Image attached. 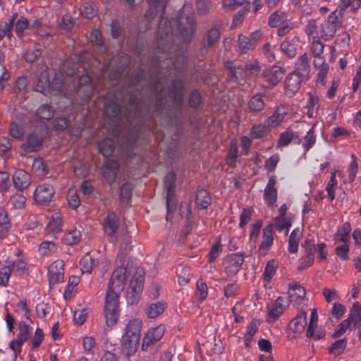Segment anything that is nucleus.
<instances>
[{"label":"nucleus","mask_w":361,"mask_h":361,"mask_svg":"<svg viewBox=\"0 0 361 361\" xmlns=\"http://www.w3.org/2000/svg\"><path fill=\"white\" fill-rule=\"evenodd\" d=\"M248 107L250 111H260L264 107V103L262 97L260 94H256L251 98L248 103Z\"/></svg>","instance_id":"c03bdc74"},{"label":"nucleus","mask_w":361,"mask_h":361,"mask_svg":"<svg viewBox=\"0 0 361 361\" xmlns=\"http://www.w3.org/2000/svg\"><path fill=\"white\" fill-rule=\"evenodd\" d=\"M175 182L176 175L173 172H169L166 174L164 181V188L166 190V207L167 216L166 220L169 219L170 214L173 213L176 208V201L175 195Z\"/></svg>","instance_id":"0eeeda50"},{"label":"nucleus","mask_w":361,"mask_h":361,"mask_svg":"<svg viewBox=\"0 0 361 361\" xmlns=\"http://www.w3.org/2000/svg\"><path fill=\"white\" fill-rule=\"evenodd\" d=\"M346 319H350V323H353L354 326H357L361 322V307L358 302L353 304L350 311L349 317Z\"/></svg>","instance_id":"c9c22d12"},{"label":"nucleus","mask_w":361,"mask_h":361,"mask_svg":"<svg viewBox=\"0 0 361 361\" xmlns=\"http://www.w3.org/2000/svg\"><path fill=\"white\" fill-rule=\"evenodd\" d=\"M80 283V278L78 276L72 275L69 277L68 286L64 291L63 297L68 300L72 297L73 289Z\"/></svg>","instance_id":"37998d69"},{"label":"nucleus","mask_w":361,"mask_h":361,"mask_svg":"<svg viewBox=\"0 0 361 361\" xmlns=\"http://www.w3.org/2000/svg\"><path fill=\"white\" fill-rule=\"evenodd\" d=\"M142 325L141 319L137 318L132 319L126 324L121 344V350L126 356H132L136 353L141 337Z\"/></svg>","instance_id":"7ed1b4c3"},{"label":"nucleus","mask_w":361,"mask_h":361,"mask_svg":"<svg viewBox=\"0 0 361 361\" xmlns=\"http://www.w3.org/2000/svg\"><path fill=\"white\" fill-rule=\"evenodd\" d=\"M260 71V66L257 62L247 63L245 66V75L247 77H255Z\"/></svg>","instance_id":"6e6d98bb"},{"label":"nucleus","mask_w":361,"mask_h":361,"mask_svg":"<svg viewBox=\"0 0 361 361\" xmlns=\"http://www.w3.org/2000/svg\"><path fill=\"white\" fill-rule=\"evenodd\" d=\"M297 38H287L281 44V51L289 58H293L296 54Z\"/></svg>","instance_id":"bb28decb"},{"label":"nucleus","mask_w":361,"mask_h":361,"mask_svg":"<svg viewBox=\"0 0 361 361\" xmlns=\"http://www.w3.org/2000/svg\"><path fill=\"white\" fill-rule=\"evenodd\" d=\"M145 280V272L128 274L126 300L128 304H137L143 290Z\"/></svg>","instance_id":"39448f33"},{"label":"nucleus","mask_w":361,"mask_h":361,"mask_svg":"<svg viewBox=\"0 0 361 361\" xmlns=\"http://www.w3.org/2000/svg\"><path fill=\"white\" fill-rule=\"evenodd\" d=\"M285 75V71L281 67L274 66L264 70L262 77L270 85L274 86L280 82Z\"/></svg>","instance_id":"dca6fc26"},{"label":"nucleus","mask_w":361,"mask_h":361,"mask_svg":"<svg viewBox=\"0 0 361 361\" xmlns=\"http://www.w3.org/2000/svg\"><path fill=\"white\" fill-rule=\"evenodd\" d=\"M274 226L279 231H282L283 229L288 231L291 226V222L286 217H276L274 219Z\"/></svg>","instance_id":"603ef678"},{"label":"nucleus","mask_w":361,"mask_h":361,"mask_svg":"<svg viewBox=\"0 0 361 361\" xmlns=\"http://www.w3.org/2000/svg\"><path fill=\"white\" fill-rule=\"evenodd\" d=\"M61 218L59 214L52 216L47 226V232L50 234H56L61 231Z\"/></svg>","instance_id":"c756f323"},{"label":"nucleus","mask_w":361,"mask_h":361,"mask_svg":"<svg viewBox=\"0 0 361 361\" xmlns=\"http://www.w3.org/2000/svg\"><path fill=\"white\" fill-rule=\"evenodd\" d=\"M103 226L106 235L114 237L118 228V218L117 215L113 212H109L104 220Z\"/></svg>","instance_id":"6ab92c4d"},{"label":"nucleus","mask_w":361,"mask_h":361,"mask_svg":"<svg viewBox=\"0 0 361 361\" xmlns=\"http://www.w3.org/2000/svg\"><path fill=\"white\" fill-rule=\"evenodd\" d=\"M173 41L171 27L166 25H160L158 28V49L163 51H170L173 47Z\"/></svg>","instance_id":"1a4fd4ad"},{"label":"nucleus","mask_w":361,"mask_h":361,"mask_svg":"<svg viewBox=\"0 0 361 361\" xmlns=\"http://www.w3.org/2000/svg\"><path fill=\"white\" fill-rule=\"evenodd\" d=\"M243 263V255L234 254L230 256H228L224 259V264H229L232 265L237 270L239 269L240 266Z\"/></svg>","instance_id":"3c124183"},{"label":"nucleus","mask_w":361,"mask_h":361,"mask_svg":"<svg viewBox=\"0 0 361 361\" xmlns=\"http://www.w3.org/2000/svg\"><path fill=\"white\" fill-rule=\"evenodd\" d=\"M211 3L209 0H196V8L200 14H206L209 12Z\"/></svg>","instance_id":"e2e57ef3"},{"label":"nucleus","mask_w":361,"mask_h":361,"mask_svg":"<svg viewBox=\"0 0 361 361\" xmlns=\"http://www.w3.org/2000/svg\"><path fill=\"white\" fill-rule=\"evenodd\" d=\"M221 35L220 25L215 23L207 30L204 37V46L212 47L219 40Z\"/></svg>","instance_id":"4be33fe9"},{"label":"nucleus","mask_w":361,"mask_h":361,"mask_svg":"<svg viewBox=\"0 0 361 361\" xmlns=\"http://www.w3.org/2000/svg\"><path fill=\"white\" fill-rule=\"evenodd\" d=\"M8 271H20L28 269L27 264L22 258H19L15 261L6 260L0 263V269H6Z\"/></svg>","instance_id":"393cba45"},{"label":"nucleus","mask_w":361,"mask_h":361,"mask_svg":"<svg viewBox=\"0 0 361 361\" xmlns=\"http://www.w3.org/2000/svg\"><path fill=\"white\" fill-rule=\"evenodd\" d=\"M285 112L281 111L278 107L275 112L267 121V126L269 128L278 126L283 121Z\"/></svg>","instance_id":"e433bc0d"},{"label":"nucleus","mask_w":361,"mask_h":361,"mask_svg":"<svg viewBox=\"0 0 361 361\" xmlns=\"http://www.w3.org/2000/svg\"><path fill=\"white\" fill-rule=\"evenodd\" d=\"M301 232L299 228L295 229L289 237L288 250L290 252L295 253L298 250V242L300 239Z\"/></svg>","instance_id":"4c0bfd02"},{"label":"nucleus","mask_w":361,"mask_h":361,"mask_svg":"<svg viewBox=\"0 0 361 361\" xmlns=\"http://www.w3.org/2000/svg\"><path fill=\"white\" fill-rule=\"evenodd\" d=\"M128 93L126 97L123 98L122 102L119 101V95L118 94H108L103 98L104 114L106 116V120L114 127H118L120 120L123 117L127 116L126 109L121 107V104L126 99L128 101L129 111H135V114L140 113L141 111L140 100L137 95L132 93L130 94L128 90Z\"/></svg>","instance_id":"f03ea898"},{"label":"nucleus","mask_w":361,"mask_h":361,"mask_svg":"<svg viewBox=\"0 0 361 361\" xmlns=\"http://www.w3.org/2000/svg\"><path fill=\"white\" fill-rule=\"evenodd\" d=\"M48 278L50 286H54L63 281V272H48Z\"/></svg>","instance_id":"338daca9"},{"label":"nucleus","mask_w":361,"mask_h":361,"mask_svg":"<svg viewBox=\"0 0 361 361\" xmlns=\"http://www.w3.org/2000/svg\"><path fill=\"white\" fill-rule=\"evenodd\" d=\"M343 9L339 11L337 10L333 11L328 17V20H325L321 25V32L322 36L326 38L334 36L337 28L341 26V21L339 16L341 17Z\"/></svg>","instance_id":"6e6552de"},{"label":"nucleus","mask_w":361,"mask_h":361,"mask_svg":"<svg viewBox=\"0 0 361 361\" xmlns=\"http://www.w3.org/2000/svg\"><path fill=\"white\" fill-rule=\"evenodd\" d=\"M133 272H113L109 281L105 297L104 315L107 326H114L119 317V294L128 283V274Z\"/></svg>","instance_id":"f257e3e1"},{"label":"nucleus","mask_w":361,"mask_h":361,"mask_svg":"<svg viewBox=\"0 0 361 361\" xmlns=\"http://www.w3.org/2000/svg\"><path fill=\"white\" fill-rule=\"evenodd\" d=\"M224 7L230 10H235L239 6H244L246 11H249L250 2L247 0H224Z\"/></svg>","instance_id":"79ce46f5"},{"label":"nucleus","mask_w":361,"mask_h":361,"mask_svg":"<svg viewBox=\"0 0 361 361\" xmlns=\"http://www.w3.org/2000/svg\"><path fill=\"white\" fill-rule=\"evenodd\" d=\"M225 66L226 68L230 70L232 77L235 79L242 77L243 75L245 74V69L232 66L231 62H226Z\"/></svg>","instance_id":"680f3d73"},{"label":"nucleus","mask_w":361,"mask_h":361,"mask_svg":"<svg viewBox=\"0 0 361 361\" xmlns=\"http://www.w3.org/2000/svg\"><path fill=\"white\" fill-rule=\"evenodd\" d=\"M50 82L48 78L47 71L42 72L38 77L37 80L35 85V90L37 92L45 94L47 89L49 87Z\"/></svg>","instance_id":"7c9ffc66"},{"label":"nucleus","mask_w":361,"mask_h":361,"mask_svg":"<svg viewBox=\"0 0 361 361\" xmlns=\"http://www.w3.org/2000/svg\"><path fill=\"white\" fill-rule=\"evenodd\" d=\"M54 116L51 107L47 104L42 105L38 108L36 112V117L41 122L49 121Z\"/></svg>","instance_id":"2f4dec72"},{"label":"nucleus","mask_w":361,"mask_h":361,"mask_svg":"<svg viewBox=\"0 0 361 361\" xmlns=\"http://www.w3.org/2000/svg\"><path fill=\"white\" fill-rule=\"evenodd\" d=\"M350 319H344L332 334L334 338H338L343 335L345 331L350 327Z\"/></svg>","instance_id":"0e129e2a"},{"label":"nucleus","mask_w":361,"mask_h":361,"mask_svg":"<svg viewBox=\"0 0 361 361\" xmlns=\"http://www.w3.org/2000/svg\"><path fill=\"white\" fill-rule=\"evenodd\" d=\"M276 180L271 177L264 190V200L269 207H273L277 199V190L275 188Z\"/></svg>","instance_id":"aec40b11"},{"label":"nucleus","mask_w":361,"mask_h":361,"mask_svg":"<svg viewBox=\"0 0 361 361\" xmlns=\"http://www.w3.org/2000/svg\"><path fill=\"white\" fill-rule=\"evenodd\" d=\"M13 182L15 188L18 190H23L27 188L31 183L30 174L23 170L15 171L13 176Z\"/></svg>","instance_id":"a211bd4d"},{"label":"nucleus","mask_w":361,"mask_h":361,"mask_svg":"<svg viewBox=\"0 0 361 361\" xmlns=\"http://www.w3.org/2000/svg\"><path fill=\"white\" fill-rule=\"evenodd\" d=\"M347 345V340L345 338L340 339L335 341L329 349V353L334 356L341 355Z\"/></svg>","instance_id":"ea45409f"},{"label":"nucleus","mask_w":361,"mask_h":361,"mask_svg":"<svg viewBox=\"0 0 361 361\" xmlns=\"http://www.w3.org/2000/svg\"><path fill=\"white\" fill-rule=\"evenodd\" d=\"M116 264L117 270L132 271L133 269L137 270L140 267L135 260L129 259L127 262H125V255L120 252L117 257Z\"/></svg>","instance_id":"b1692460"},{"label":"nucleus","mask_w":361,"mask_h":361,"mask_svg":"<svg viewBox=\"0 0 361 361\" xmlns=\"http://www.w3.org/2000/svg\"><path fill=\"white\" fill-rule=\"evenodd\" d=\"M305 247L307 252V255L302 259L299 269H305L311 266L314 258L315 247L311 240H306L305 243Z\"/></svg>","instance_id":"5701e85b"},{"label":"nucleus","mask_w":361,"mask_h":361,"mask_svg":"<svg viewBox=\"0 0 361 361\" xmlns=\"http://www.w3.org/2000/svg\"><path fill=\"white\" fill-rule=\"evenodd\" d=\"M285 309V300L279 296L276 300L267 305V321L269 322H274L283 312Z\"/></svg>","instance_id":"4468645a"},{"label":"nucleus","mask_w":361,"mask_h":361,"mask_svg":"<svg viewBox=\"0 0 361 361\" xmlns=\"http://www.w3.org/2000/svg\"><path fill=\"white\" fill-rule=\"evenodd\" d=\"M78 91L84 94L85 98H90L94 92V86L89 75H84L78 78Z\"/></svg>","instance_id":"412c9836"},{"label":"nucleus","mask_w":361,"mask_h":361,"mask_svg":"<svg viewBox=\"0 0 361 361\" xmlns=\"http://www.w3.org/2000/svg\"><path fill=\"white\" fill-rule=\"evenodd\" d=\"M80 266L82 271H92L98 268V262H95L89 254H86L80 260Z\"/></svg>","instance_id":"a19ab883"},{"label":"nucleus","mask_w":361,"mask_h":361,"mask_svg":"<svg viewBox=\"0 0 361 361\" xmlns=\"http://www.w3.org/2000/svg\"><path fill=\"white\" fill-rule=\"evenodd\" d=\"M196 286L197 291L200 294V300L202 302L207 298L208 295L207 286L202 279L197 281Z\"/></svg>","instance_id":"864d4df0"},{"label":"nucleus","mask_w":361,"mask_h":361,"mask_svg":"<svg viewBox=\"0 0 361 361\" xmlns=\"http://www.w3.org/2000/svg\"><path fill=\"white\" fill-rule=\"evenodd\" d=\"M80 233L78 231L68 232L62 238L63 242L66 245H74L80 242Z\"/></svg>","instance_id":"09e8293b"},{"label":"nucleus","mask_w":361,"mask_h":361,"mask_svg":"<svg viewBox=\"0 0 361 361\" xmlns=\"http://www.w3.org/2000/svg\"><path fill=\"white\" fill-rule=\"evenodd\" d=\"M165 330L164 325H159L150 329L143 338L142 349L144 350L154 343L159 341L162 338Z\"/></svg>","instance_id":"2eb2a0df"},{"label":"nucleus","mask_w":361,"mask_h":361,"mask_svg":"<svg viewBox=\"0 0 361 361\" xmlns=\"http://www.w3.org/2000/svg\"><path fill=\"white\" fill-rule=\"evenodd\" d=\"M166 307V304L164 302L151 303L147 306L146 313L148 317L155 319L164 312Z\"/></svg>","instance_id":"a878e982"},{"label":"nucleus","mask_w":361,"mask_h":361,"mask_svg":"<svg viewBox=\"0 0 361 361\" xmlns=\"http://www.w3.org/2000/svg\"><path fill=\"white\" fill-rule=\"evenodd\" d=\"M187 57L185 54L183 49H182L176 56L173 61V66L176 69L182 71L186 64Z\"/></svg>","instance_id":"8fccbe9b"},{"label":"nucleus","mask_w":361,"mask_h":361,"mask_svg":"<svg viewBox=\"0 0 361 361\" xmlns=\"http://www.w3.org/2000/svg\"><path fill=\"white\" fill-rule=\"evenodd\" d=\"M306 292L303 287L296 282L289 284L288 297L294 305H300L307 300Z\"/></svg>","instance_id":"9b49d317"},{"label":"nucleus","mask_w":361,"mask_h":361,"mask_svg":"<svg viewBox=\"0 0 361 361\" xmlns=\"http://www.w3.org/2000/svg\"><path fill=\"white\" fill-rule=\"evenodd\" d=\"M54 193L55 190L52 185L42 184L35 190V199L38 203L47 204L51 200Z\"/></svg>","instance_id":"f8f14e48"},{"label":"nucleus","mask_w":361,"mask_h":361,"mask_svg":"<svg viewBox=\"0 0 361 361\" xmlns=\"http://www.w3.org/2000/svg\"><path fill=\"white\" fill-rule=\"evenodd\" d=\"M44 130V128H40L38 131H35L27 135L25 142L21 146V149L25 150V153L39 150L44 140L42 134V131Z\"/></svg>","instance_id":"9d476101"},{"label":"nucleus","mask_w":361,"mask_h":361,"mask_svg":"<svg viewBox=\"0 0 361 361\" xmlns=\"http://www.w3.org/2000/svg\"><path fill=\"white\" fill-rule=\"evenodd\" d=\"M10 187L9 175L6 171H0V190L6 192Z\"/></svg>","instance_id":"69168bd1"},{"label":"nucleus","mask_w":361,"mask_h":361,"mask_svg":"<svg viewBox=\"0 0 361 361\" xmlns=\"http://www.w3.org/2000/svg\"><path fill=\"white\" fill-rule=\"evenodd\" d=\"M307 325V314L300 311L293 319L289 324L290 329L294 333L295 336L301 334Z\"/></svg>","instance_id":"f3484780"},{"label":"nucleus","mask_w":361,"mask_h":361,"mask_svg":"<svg viewBox=\"0 0 361 361\" xmlns=\"http://www.w3.org/2000/svg\"><path fill=\"white\" fill-rule=\"evenodd\" d=\"M238 47L243 53H246L249 50H252L255 47V40L250 39V37L243 35H240L238 37Z\"/></svg>","instance_id":"f704fd0d"},{"label":"nucleus","mask_w":361,"mask_h":361,"mask_svg":"<svg viewBox=\"0 0 361 361\" xmlns=\"http://www.w3.org/2000/svg\"><path fill=\"white\" fill-rule=\"evenodd\" d=\"M68 204L73 209H76L80 204V200L78 195L74 190H70L67 195Z\"/></svg>","instance_id":"052dcab7"},{"label":"nucleus","mask_w":361,"mask_h":361,"mask_svg":"<svg viewBox=\"0 0 361 361\" xmlns=\"http://www.w3.org/2000/svg\"><path fill=\"white\" fill-rule=\"evenodd\" d=\"M305 79L296 74V72L290 73L285 80V92L287 96L293 97L300 89L301 83Z\"/></svg>","instance_id":"ddd939ff"},{"label":"nucleus","mask_w":361,"mask_h":361,"mask_svg":"<svg viewBox=\"0 0 361 361\" xmlns=\"http://www.w3.org/2000/svg\"><path fill=\"white\" fill-rule=\"evenodd\" d=\"M211 203V197L204 189H200L197 191L195 196V204L199 209H205Z\"/></svg>","instance_id":"c85d7f7f"},{"label":"nucleus","mask_w":361,"mask_h":361,"mask_svg":"<svg viewBox=\"0 0 361 361\" xmlns=\"http://www.w3.org/2000/svg\"><path fill=\"white\" fill-rule=\"evenodd\" d=\"M32 171L37 175L43 176L47 173L48 169L42 158L35 159L32 166Z\"/></svg>","instance_id":"a18cd8bd"},{"label":"nucleus","mask_w":361,"mask_h":361,"mask_svg":"<svg viewBox=\"0 0 361 361\" xmlns=\"http://www.w3.org/2000/svg\"><path fill=\"white\" fill-rule=\"evenodd\" d=\"M272 224H269L263 230V240L260 245V248L269 247L273 243Z\"/></svg>","instance_id":"58836bf2"},{"label":"nucleus","mask_w":361,"mask_h":361,"mask_svg":"<svg viewBox=\"0 0 361 361\" xmlns=\"http://www.w3.org/2000/svg\"><path fill=\"white\" fill-rule=\"evenodd\" d=\"M337 185V180L336 179V172L332 173L329 182L326 186V190L328 192V195L331 200H333L335 198V190Z\"/></svg>","instance_id":"4d7b16f0"},{"label":"nucleus","mask_w":361,"mask_h":361,"mask_svg":"<svg viewBox=\"0 0 361 361\" xmlns=\"http://www.w3.org/2000/svg\"><path fill=\"white\" fill-rule=\"evenodd\" d=\"M318 320L317 312L316 309H312L311 311V317L308 327L306 331L307 337H312L314 336V331L317 329V323Z\"/></svg>","instance_id":"de8ad7c7"},{"label":"nucleus","mask_w":361,"mask_h":361,"mask_svg":"<svg viewBox=\"0 0 361 361\" xmlns=\"http://www.w3.org/2000/svg\"><path fill=\"white\" fill-rule=\"evenodd\" d=\"M346 309L342 304L335 302L333 305L331 313L332 316L336 319V320H338L343 315Z\"/></svg>","instance_id":"774afa93"},{"label":"nucleus","mask_w":361,"mask_h":361,"mask_svg":"<svg viewBox=\"0 0 361 361\" xmlns=\"http://www.w3.org/2000/svg\"><path fill=\"white\" fill-rule=\"evenodd\" d=\"M296 74H300V76L306 79L310 73V66L308 64V59L306 54H304L296 63V70L294 71Z\"/></svg>","instance_id":"cd10ccee"},{"label":"nucleus","mask_w":361,"mask_h":361,"mask_svg":"<svg viewBox=\"0 0 361 361\" xmlns=\"http://www.w3.org/2000/svg\"><path fill=\"white\" fill-rule=\"evenodd\" d=\"M316 141V135L314 134V126L310 129L307 132V135L305 137V142L303 143V147H305L306 151H308L315 143Z\"/></svg>","instance_id":"5fc2aeb1"},{"label":"nucleus","mask_w":361,"mask_h":361,"mask_svg":"<svg viewBox=\"0 0 361 361\" xmlns=\"http://www.w3.org/2000/svg\"><path fill=\"white\" fill-rule=\"evenodd\" d=\"M178 32L186 42L191 41L195 30L194 14L183 7L177 17Z\"/></svg>","instance_id":"423d86ee"},{"label":"nucleus","mask_w":361,"mask_h":361,"mask_svg":"<svg viewBox=\"0 0 361 361\" xmlns=\"http://www.w3.org/2000/svg\"><path fill=\"white\" fill-rule=\"evenodd\" d=\"M350 231V224L348 222L344 223L342 226V231H338L336 233V241L346 243L349 240V234Z\"/></svg>","instance_id":"49530a36"},{"label":"nucleus","mask_w":361,"mask_h":361,"mask_svg":"<svg viewBox=\"0 0 361 361\" xmlns=\"http://www.w3.org/2000/svg\"><path fill=\"white\" fill-rule=\"evenodd\" d=\"M100 153L104 157H110L114 151V142L110 138L104 139L99 145Z\"/></svg>","instance_id":"72a5a7b5"},{"label":"nucleus","mask_w":361,"mask_h":361,"mask_svg":"<svg viewBox=\"0 0 361 361\" xmlns=\"http://www.w3.org/2000/svg\"><path fill=\"white\" fill-rule=\"evenodd\" d=\"M29 22L27 19L21 16L16 24V32L19 37H22L23 31L28 27Z\"/></svg>","instance_id":"bf43d9fd"},{"label":"nucleus","mask_w":361,"mask_h":361,"mask_svg":"<svg viewBox=\"0 0 361 361\" xmlns=\"http://www.w3.org/2000/svg\"><path fill=\"white\" fill-rule=\"evenodd\" d=\"M78 69V63L71 60H67L63 64V72L68 75H73Z\"/></svg>","instance_id":"13d9d810"},{"label":"nucleus","mask_w":361,"mask_h":361,"mask_svg":"<svg viewBox=\"0 0 361 361\" xmlns=\"http://www.w3.org/2000/svg\"><path fill=\"white\" fill-rule=\"evenodd\" d=\"M288 19V14L281 10L276 11L269 17V25L271 27H277L283 23H286Z\"/></svg>","instance_id":"473e14b6"},{"label":"nucleus","mask_w":361,"mask_h":361,"mask_svg":"<svg viewBox=\"0 0 361 361\" xmlns=\"http://www.w3.org/2000/svg\"><path fill=\"white\" fill-rule=\"evenodd\" d=\"M154 90L156 93V110L161 111L164 107L166 100V95L169 96L177 104H180L183 100V83L180 80H174L169 88V92L164 89L162 83L159 81L154 85Z\"/></svg>","instance_id":"20e7f679"}]
</instances>
